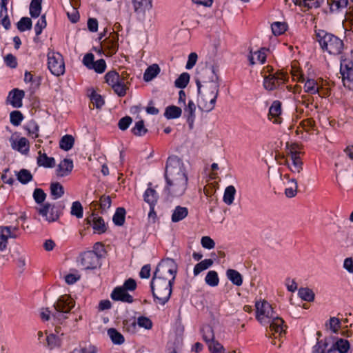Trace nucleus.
I'll return each instance as SVG.
<instances>
[{
  "mask_svg": "<svg viewBox=\"0 0 353 353\" xmlns=\"http://www.w3.org/2000/svg\"><path fill=\"white\" fill-rule=\"evenodd\" d=\"M177 269L174 260L170 258L161 260L157 265L150 284L155 303L165 305L170 300Z\"/></svg>",
  "mask_w": 353,
  "mask_h": 353,
  "instance_id": "obj_1",
  "label": "nucleus"
},
{
  "mask_svg": "<svg viewBox=\"0 0 353 353\" xmlns=\"http://www.w3.org/2000/svg\"><path fill=\"white\" fill-rule=\"evenodd\" d=\"M196 79L198 94L205 103L203 108L210 112L214 108L219 92V77L214 66L206 68L199 73Z\"/></svg>",
  "mask_w": 353,
  "mask_h": 353,
  "instance_id": "obj_2",
  "label": "nucleus"
},
{
  "mask_svg": "<svg viewBox=\"0 0 353 353\" xmlns=\"http://www.w3.org/2000/svg\"><path fill=\"white\" fill-rule=\"evenodd\" d=\"M255 307L256 319L261 323L267 322L270 324L269 330H267L266 334L268 337L271 338L274 336V339H277L278 336L281 337L285 334L287 326L283 319L275 314L268 302H256Z\"/></svg>",
  "mask_w": 353,
  "mask_h": 353,
  "instance_id": "obj_3",
  "label": "nucleus"
},
{
  "mask_svg": "<svg viewBox=\"0 0 353 353\" xmlns=\"http://www.w3.org/2000/svg\"><path fill=\"white\" fill-rule=\"evenodd\" d=\"M315 36L321 48L330 54H341L344 48L343 41L335 34L325 30H315Z\"/></svg>",
  "mask_w": 353,
  "mask_h": 353,
  "instance_id": "obj_4",
  "label": "nucleus"
},
{
  "mask_svg": "<svg viewBox=\"0 0 353 353\" xmlns=\"http://www.w3.org/2000/svg\"><path fill=\"white\" fill-rule=\"evenodd\" d=\"M164 176L165 180H188L183 163L176 156L168 157Z\"/></svg>",
  "mask_w": 353,
  "mask_h": 353,
  "instance_id": "obj_5",
  "label": "nucleus"
},
{
  "mask_svg": "<svg viewBox=\"0 0 353 353\" xmlns=\"http://www.w3.org/2000/svg\"><path fill=\"white\" fill-rule=\"evenodd\" d=\"M188 180H165V185L163 192L166 195L168 200L171 198L179 197L182 196L188 186Z\"/></svg>",
  "mask_w": 353,
  "mask_h": 353,
  "instance_id": "obj_6",
  "label": "nucleus"
},
{
  "mask_svg": "<svg viewBox=\"0 0 353 353\" xmlns=\"http://www.w3.org/2000/svg\"><path fill=\"white\" fill-rule=\"evenodd\" d=\"M74 305V302L70 296L68 295L61 296L54 304L56 312L52 316L58 321L64 320L67 319L65 314L70 313Z\"/></svg>",
  "mask_w": 353,
  "mask_h": 353,
  "instance_id": "obj_7",
  "label": "nucleus"
},
{
  "mask_svg": "<svg viewBox=\"0 0 353 353\" xmlns=\"http://www.w3.org/2000/svg\"><path fill=\"white\" fill-rule=\"evenodd\" d=\"M340 73L343 85L353 90V61L343 56L341 57Z\"/></svg>",
  "mask_w": 353,
  "mask_h": 353,
  "instance_id": "obj_8",
  "label": "nucleus"
},
{
  "mask_svg": "<svg viewBox=\"0 0 353 353\" xmlns=\"http://www.w3.org/2000/svg\"><path fill=\"white\" fill-rule=\"evenodd\" d=\"M48 68L52 74L59 77L65 72V64L62 55L59 52H48Z\"/></svg>",
  "mask_w": 353,
  "mask_h": 353,
  "instance_id": "obj_9",
  "label": "nucleus"
},
{
  "mask_svg": "<svg viewBox=\"0 0 353 353\" xmlns=\"http://www.w3.org/2000/svg\"><path fill=\"white\" fill-rule=\"evenodd\" d=\"M288 81V76L281 71H277L274 74H270L265 76L263 81L264 88L272 91L277 89L280 85L285 83Z\"/></svg>",
  "mask_w": 353,
  "mask_h": 353,
  "instance_id": "obj_10",
  "label": "nucleus"
},
{
  "mask_svg": "<svg viewBox=\"0 0 353 353\" xmlns=\"http://www.w3.org/2000/svg\"><path fill=\"white\" fill-rule=\"evenodd\" d=\"M80 261L85 270H94L101 265V259L97 253L92 251H85L80 254Z\"/></svg>",
  "mask_w": 353,
  "mask_h": 353,
  "instance_id": "obj_11",
  "label": "nucleus"
},
{
  "mask_svg": "<svg viewBox=\"0 0 353 353\" xmlns=\"http://www.w3.org/2000/svg\"><path fill=\"white\" fill-rule=\"evenodd\" d=\"M37 210L48 222L56 221L59 218V213L55 209L54 205H51L49 203H44L42 207L37 208Z\"/></svg>",
  "mask_w": 353,
  "mask_h": 353,
  "instance_id": "obj_12",
  "label": "nucleus"
},
{
  "mask_svg": "<svg viewBox=\"0 0 353 353\" xmlns=\"http://www.w3.org/2000/svg\"><path fill=\"white\" fill-rule=\"evenodd\" d=\"M85 221L87 225H92L94 232L99 234L105 233L107 230L103 219L97 216L94 213H92L90 216L88 217Z\"/></svg>",
  "mask_w": 353,
  "mask_h": 353,
  "instance_id": "obj_13",
  "label": "nucleus"
},
{
  "mask_svg": "<svg viewBox=\"0 0 353 353\" xmlns=\"http://www.w3.org/2000/svg\"><path fill=\"white\" fill-rule=\"evenodd\" d=\"M290 159L292 163L290 164L286 160V164L293 173L300 174L303 170V161L300 157L299 152L296 151H290Z\"/></svg>",
  "mask_w": 353,
  "mask_h": 353,
  "instance_id": "obj_14",
  "label": "nucleus"
},
{
  "mask_svg": "<svg viewBox=\"0 0 353 353\" xmlns=\"http://www.w3.org/2000/svg\"><path fill=\"white\" fill-rule=\"evenodd\" d=\"M332 338L318 341L313 347L312 353H336L334 346H330Z\"/></svg>",
  "mask_w": 353,
  "mask_h": 353,
  "instance_id": "obj_15",
  "label": "nucleus"
},
{
  "mask_svg": "<svg viewBox=\"0 0 353 353\" xmlns=\"http://www.w3.org/2000/svg\"><path fill=\"white\" fill-rule=\"evenodd\" d=\"M10 142L13 150L23 154H27L28 153L30 144L28 140L26 137H21L17 141L12 137H11L10 138Z\"/></svg>",
  "mask_w": 353,
  "mask_h": 353,
  "instance_id": "obj_16",
  "label": "nucleus"
},
{
  "mask_svg": "<svg viewBox=\"0 0 353 353\" xmlns=\"http://www.w3.org/2000/svg\"><path fill=\"white\" fill-rule=\"evenodd\" d=\"M16 237L17 236L12 232L11 226H0V251L6 249L9 238Z\"/></svg>",
  "mask_w": 353,
  "mask_h": 353,
  "instance_id": "obj_17",
  "label": "nucleus"
},
{
  "mask_svg": "<svg viewBox=\"0 0 353 353\" xmlns=\"http://www.w3.org/2000/svg\"><path fill=\"white\" fill-rule=\"evenodd\" d=\"M25 96V92L18 88L12 90L8 94V99H10V104L14 108H21L23 105L22 99Z\"/></svg>",
  "mask_w": 353,
  "mask_h": 353,
  "instance_id": "obj_18",
  "label": "nucleus"
},
{
  "mask_svg": "<svg viewBox=\"0 0 353 353\" xmlns=\"http://www.w3.org/2000/svg\"><path fill=\"white\" fill-rule=\"evenodd\" d=\"M73 169V161L70 159H64L58 165L57 168V175L60 177L68 176L71 173Z\"/></svg>",
  "mask_w": 353,
  "mask_h": 353,
  "instance_id": "obj_19",
  "label": "nucleus"
},
{
  "mask_svg": "<svg viewBox=\"0 0 353 353\" xmlns=\"http://www.w3.org/2000/svg\"><path fill=\"white\" fill-rule=\"evenodd\" d=\"M296 6L305 8L304 12L311 9H316L321 7L324 0H292Z\"/></svg>",
  "mask_w": 353,
  "mask_h": 353,
  "instance_id": "obj_20",
  "label": "nucleus"
},
{
  "mask_svg": "<svg viewBox=\"0 0 353 353\" xmlns=\"http://www.w3.org/2000/svg\"><path fill=\"white\" fill-rule=\"evenodd\" d=\"M281 103L277 100L273 101L269 109V119H272V118H274V123H281L280 115L281 114Z\"/></svg>",
  "mask_w": 353,
  "mask_h": 353,
  "instance_id": "obj_21",
  "label": "nucleus"
},
{
  "mask_svg": "<svg viewBox=\"0 0 353 353\" xmlns=\"http://www.w3.org/2000/svg\"><path fill=\"white\" fill-rule=\"evenodd\" d=\"M196 106L194 103L190 100L188 105L184 108V112L187 117V122L190 129L193 128L194 121L195 119Z\"/></svg>",
  "mask_w": 353,
  "mask_h": 353,
  "instance_id": "obj_22",
  "label": "nucleus"
},
{
  "mask_svg": "<svg viewBox=\"0 0 353 353\" xmlns=\"http://www.w3.org/2000/svg\"><path fill=\"white\" fill-rule=\"evenodd\" d=\"M37 164L39 166L44 168H54L55 166V159L53 157H49L46 153L41 150L38 152Z\"/></svg>",
  "mask_w": 353,
  "mask_h": 353,
  "instance_id": "obj_23",
  "label": "nucleus"
},
{
  "mask_svg": "<svg viewBox=\"0 0 353 353\" xmlns=\"http://www.w3.org/2000/svg\"><path fill=\"white\" fill-rule=\"evenodd\" d=\"M330 346H334L335 352L338 351L339 353H347L350 347L349 341L344 339H338L336 342L332 339Z\"/></svg>",
  "mask_w": 353,
  "mask_h": 353,
  "instance_id": "obj_24",
  "label": "nucleus"
},
{
  "mask_svg": "<svg viewBox=\"0 0 353 353\" xmlns=\"http://www.w3.org/2000/svg\"><path fill=\"white\" fill-rule=\"evenodd\" d=\"M159 196L156 190L152 188L146 189L143 194V200L150 206H155L157 203Z\"/></svg>",
  "mask_w": 353,
  "mask_h": 353,
  "instance_id": "obj_25",
  "label": "nucleus"
},
{
  "mask_svg": "<svg viewBox=\"0 0 353 353\" xmlns=\"http://www.w3.org/2000/svg\"><path fill=\"white\" fill-rule=\"evenodd\" d=\"M188 214V210L186 207L178 205L175 208L172 214V221L174 223L179 222L184 219Z\"/></svg>",
  "mask_w": 353,
  "mask_h": 353,
  "instance_id": "obj_26",
  "label": "nucleus"
},
{
  "mask_svg": "<svg viewBox=\"0 0 353 353\" xmlns=\"http://www.w3.org/2000/svg\"><path fill=\"white\" fill-rule=\"evenodd\" d=\"M228 279L235 285L241 286L243 283L242 275L236 270L228 269L226 271Z\"/></svg>",
  "mask_w": 353,
  "mask_h": 353,
  "instance_id": "obj_27",
  "label": "nucleus"
},
{
  "mask_svg": "<svg viewBox=\"0 0 353 353\" xmlns=\"http://www.w3.org/2000/svg\"><path fill=\"white\" fill-rule=\"evenodd\" d=\"M182 110L176 105H169L165 108L164 117L168 119H177L181 117Z\"/></svg>",
  "mask_w": 353,
  "mask_h": 353,
  "instance_id": "obj_28",
  "label": "nucleus"
},
{
  "mask_svg": "<svg viewBox=\"0 0 353 353\" xmlns=\"http://www.w3.org/2000/svg\"><path fill=\"white\" fill-rule=\"evenodd\" d=\"M160 72V68L157 64L150 65L143 74V80L146 82L152 81Z\"/></svg>",
  "mask_w": 353,
  "mask_h": 353,
  "instance_id": "obj_29",
  "label": "nucleus"
},
{
  "mask_svg": "<svg viewBox=\"0 0 353 353\" xmlns=\"http://www.w3.org/2000/svg\"><path fill=\"white\" fill-rule=\"evenodd\" d=\"M126 211L124 208H117L112 217L115 225L122 226L125 223Z\"/></svg>",
  "mask_w": 353,
  "mask_h": 353,
  "instance_id": "obj_30",
  "label": "nucleus"
},
{
  "mask_svg": "<svg viewBox=\"0 0 353 353\" xmlns=\"http://www.w3.org/2000/svg\"><path fill=\"white\" fill-rule=\"evenodd\" d=\"M201 333L202 334L203 339L207 344L215 340L214 330L210 325H203L201 328Z\"/></svg>",
  "mask_w": 353,
  "mask_h": 353,
  "instance_id": "obj_31",
  "label": "nucleus"
},
{
  "mask_svg": "<svg viewBox=\"0 0 353 353\" xmlns=\"http://www.w3.org/2000/svg\"><path fill=\"white\" fill-rule=\"evenodd\" d=\"M299 296L303 301L312 302L315 298L313 290L309 288H300L298 291Z\"/></svg>",
  "mask_w": 353,
  "mask_h": 353,
  "instance_id": "obj_32",
  "label": "nucleus"
},
{
  "mask_svg": "<svg viewBox=\"0 0 353 353\" xmlns=\"http://www.w3.org/2000/svg\"><path fill=\"white\" fill-rule=\"evenodd\" d=\"M214 263V261L211 259H205L195 265L194 268V275L196 276L201 272L210 268Z\"/></svg>",
  "mask_w": 353,
  "mask_h": 353,
  "instance_id": "obj_33",
  "label": "nucleus"
},
{
  "mask_svg": "<svg viewBox=\"0 0 353 353\" xmlns=\"http://www.w3.org/2000/svg\"><path fill=\"white\" fill-rule=\"evenodd\" d=\"M74 138L70 134L64 135L59 141V147L61 149L68 151L74 145Z\"/></svg>",
  "mask_w": 353,
  "mask_h": 353,
  "instance_id": "obj_34",
  "label": "nucleus"
},
{
  "mask_svg": "<svg viewBox=\"0 0 353 353\" xmlns=\"http://www.w3.org/2000/svg\"><path fill=\"white\" fill-rule=\"evenodd\" d=\"M108 334L114 344L121 345L125 341L123 336L115 328L108 329Z\"/></svg>",
  "mask_w": 353,
  "mask_h": 353,
  "instance_id": "obj_35",
  "label": "nucleus"
},
{
  "mask_svg": "<svg viewBox=\"0 0 353 353\" xmlns=\"http://www.w3.org/2000/svg\"><path fill=\"white\" fill-rule=\"evenodd\" d=\"M235 194V188L233 185L228 186L224 191V194L223 197V202L228 205L232 204L234 199Z\"/></svg>",
  "mask_w": 353,
  "mask_h": 353,
  "instance_id": "obj_36",
  "label": "nucleus"
},
{
  "mask_svg": "<svg viewBox=\"0 0 353 353\" xmlns=\"http://www.w3.org/2000/svg\"><path fill=\"white\" fill-rule=\"evenodd\" d=\"M347 0H327L331 12H337L347 6Z\"/></svg>",
  "mask_w": 353,
  "mask_h": 353,
  "instance_id": "obj_37",
  "label": "nucleus"
},
{
  "mask_svg": "<svg viewBox=\"0 0 353 353\" xmlns=\"http://www.w3.org/2000/svg\"><path fill=\"white\" fill-rule=\"evenodd\" d=\"M50 193L54 199L61 198L64 194V188L59 182L50 184Z\"/></svg>",
  "mask_w": 353,
  "mask_h": 353,
  "instance_id": "obj_38",
  "label": "nucleus"
},
{
  "mask_svg": "<svg viewBox=\"0 0 353 353\" xmlns=\"http://www.w3.org/2000/svg\"><path fill=\"white\" fill-rule=\"evenodd\" d=\"M42 0H32L30 5V14L32 18H37L41 11Z\"/></svg>",
  "mask_w": 353,
  "mask_h": 353,
  "instance_id": "obj_39",
  "label": "nucleus"
},
{
  "mask_svg": "<svg viewBox=\"0 0 353 353\" xmlns=\"http://www.w3.org/2000/svg\"><path fill=\"white\" fill-rule=\"evenodd\" d=\"M105 82L107 83L111 87L113 84H116L122 79L120 77L119 74L115 70H111L107 72L104 77Z\"/></svg>",
  "mask_w": 353,
  "mask_h": 353,
  "instance_id": "obj_40",
  "label": "nucleus"
},
{
  "mask_svg": "<svg viewBox=\"0 0 353 353\" xmlns=\"http://www.w3.org/2000/svg\"><path fill=\"white\" fill-rule=\"evenodd\" d=\"M206 284L211 287H216L219 285V279L218 273L214 270L209 271L205 278Z\"/></svg>",
  "mask_w": 353,
  "mask_h": 353,
  "instance_id": "obj_41",
  "label": "nucleus"
},
{
  "mask_svg": "<svg viewBox=\"0 0 353 353\" xmlns=\"http://www.w3.org/2000/svg\"><path fill=\"white\" fill-rule=\"evenodd\" d=\"M134 11L138 12L142 8L150 9L152 7V0H132Z\"/></svg>",
  "mask_w": 353,
  "mask_h": 353,
  "instance_id": "obj_42",
  "label": "nucleus"
},
{
  "mask_svg": "<svg viewBox=\"0 0 353 353\" xmlns=\"http://www.w3.org/2000/svg\"><path fill=\"white\" fill-rule=\"evenodd\" d=\"M123 326L124 330L130 334H134L137 332V324L134 318L123 320Z\"/></svg>",
  "mask_w": 353,
  "mask_h": 353,
  "instance_id": "obj_43",
  "label": "nucleus"
},
{
  "mask_svg": "<svg viewBox=\"0 0 353 353\" xmlns=\"http://www.w3.org/2000/svg\"><path fill=\"white\" fill-rule=\"evenodd\" d=\"M131 132L135 136L141 137L147 133L148 129L144 125V121L140 120L135 123L134 126L131 129Z\"/></svg>",
  "mask_w": 353,
  "mask_h": 353,
  "instance_id": "obj_44",
  "label": "nucleus"
},
{
  "mask_svg": "<svg viewBox=\"0 0 353 353\" xmlns=\"http://www.w3.org/2000/svg\"><path fill=\"white\" fill-rule=\"evenodd\" d=\"M17 180L22 184H27L32 180V175L28 170L21 169L17 173Z\"/></svg>",
  "mask_w": 353,
  "mask_h": 353,
  "instance_id": "obj_45",
  "label": "nucleus"
},
{
  "mask_svg": "<svg viewBox=\"0 0 353 353\" xmlns=\"http://www.w3.org/2000/svg\"><path fill=\"white\" fill-rule=\"evenodd\" d=\"M272 31L274 35H281L287 30L288 24L285 22H274L271 25Z\"/></svg>",
  "mask_w": 353,
  "mask_h": 353,
  "instance_id": "obj_46",
  "label": "nucleus"
},
{
  "mask_svg": "<svg viewBox=\"0 0 353 353\" xmlns=\"http://www.w3.org/2000/svg\"><path fill=\"white\" fill-rule=\"evenodd\" d=\"M288 183L289 187L285 188V194L288 198L294 197L296 195L298 188L296 179H292L289 180Z\"/></svg>",
  "mask_w": 353,
  "mask_h": 353,
  "instance_id": "obj_47",
  "label": "nucleus"
},
{
  "mask_svg": "<svg viewBox=\"0 0 353 353\" xmlns=\"http://www.w3.org/2000/svg\"><path fill=\"white\" fill-rule=\"evenodd\" d=\"M190 78L188 72H183L175 80L174 85L178 88L183 89L188 85Z\"/></svg>",
  "mask_w": 353,
  "mask_h": 353,
  "instance_id": "obj_48",
  "label": "nucleus"
},
{
  "mask_svg": "<svg viewBox=\"0 0 353 353\" xmlns=\"http://www.w3.org/2000/svg\"><path fill=\"white\" fill-rule=\"evenodd\" d=\"M112 88L119 97H122L126 94L128 87L125 81H123V79H122L116 84H113Z\"/></svg>",
  "mask_w": 353,
  "mask_h": 353,
  "instance_id": "obj_49",
  "label": "nucleus"
},
{
  "mask_svg": "<svg viewBox=\"0 0 353 353\" xmlns=\"http://www.w3.org/2000/svg\"><path fill=\"white\" fill-rule=\"evenodd\" d=\"M305 92L314 94L319 92V87L314 79H307L304 85Z\"/></svg>",
  "mask_w": 353,
  "mask_h": 353,
  "instance_id": "obj_50",
  "label": "nucleus"
},
{
  "mask_svg": "<svg viewBox=\"0 0 353 353\" xmlns=\"http://www.w3.org/2000/svg\"><path fill=\"white\" fill-rule=\"evenodd\" d=\"M208 345L211 353H226L224 347L216 340L210 342Z\"/></svg>",
  "mask_w": 353,
  "mask_h": 353,
  "instance_id": "obj_51",
  "label": "nucleus"
},
{
  "mask_svg": "<svg viewBox=\"0 0 353 353\" xmlns=\"http://www.w3.org/2000/svg\"><path fill=\"white\" fill-rule=\"evenodd\" d=\"M32 28V20L29 17H22L17 23V29L20 32L30 30Z\"/></svg>",
  "mask_w": 353,
  "mask_h": 353,
  "instance_id": "obj_52",
  "label": "nucleus"
},
{
  "mask_svg": "<svg viewBox=\"0 0 353 353\" xmlns=\"http://www.w3.org/2000/svg\"><path fill=\"white\" fill-rule=\"evenodd\" d=\"M46 347L52 350L57 346H59L61 344L60 339L57 336L54 334H50L46 337Z\"/></svg>",
  "mask_w": 353,
  "mask_h": 353,
  "instance_id": "obj_53",
  "label": "nucleus"
},
{
  "mask_svg": "<svg viewBox=\"0 0 353 353\" xmlns=\"http://www.w3.org/2000/svg\"><path fill=\"white\" fill-rule=\"evenodd\" d=\"M23 119V114L18 110H14L11 112L10 114V123L14 125L18 126L21 124V121Z\"/></svg>",
  "mask_w": 353,
  "mask_h": 353,
  "instance_id": "obj_54",
  "label": "nucleus"
},
{
  "mask_svg": "<svg viewBox=\"0 0 353 353\" xmlns=\"http://www.w3.org/2000/svg\"><path fill=\"white\" fill-rule=\"evenodd\" d=\"M70 213L78 219L83 217V209L79 201H74L72 203Z\"/></svg>",
  "mask_w": 353,
  "mask_h": 353,
  "instance_id": "obj_55",
  "label": "nucleus"
},
{
  "mask_svg": "<svg viewBox=\"0 0 353 353\" xmlns=\"http://www.w3.org/2000/svg\"><path fill=\"white\" fill-rule=\"evenodd\" d=\"M90 99L97 109L101 108L105 103L102 96L99 94H97L94 91L92 92L90 95Z\"/></svg>",
  "mask_w": 353,
  "mask_h": 353,
  "instance_id": "obj_56",
  "label": "nucleus"
},
{
  "mask_svg": "<svg viewBox=\"0 0 353 353\" xmlns=\"http://www.w3.org/2000/svg\"><path fill=\"white\" fill-rule=\"evenodd\" d=\"M47 22L46 19V14L41 15V18L38 20L34 26L35 34L39 36L41 34L43 30L46 27Z\"/></svg>",
  "mask_w": 353,
  "mask_h": 353,
  "instance_id": "obj_57",
  "label": "nucleus"
},
{
  "mask_svg": "<svg viewBox=\"0 0 353 353\" xmlns=\"http://www.w3.org/2000/svg\"><path fill=\"white\" fill-rule=\"evenodd\" d=\"M33 198L37 204H41L46 198V194L41 188H35L33 192Z\"/></svg>",
  "mask_w": 353,
  "mask_h": 353,
  "instance_id": "obj_58",
  "label": "nucleus"
},
{
  "mask_svg": "<svg viewBox=\"0 0 353 353\" xmlns=\"http://www.w3.org/2000/svg\"><path fill=\"white\" fill-rule=\"evenodd\" d=\"M106 69V63L104 59H100L96 61L90 70H94L97 73L101 74L105 72Z\"/></svg>",
  "mask_w": 353,
  "mask_h": 353,
  "instance_id": "obj_59",
  "label": "nucleus"
},
{
  "mask_svg": "<svg viewBox=\"0 0 353 353\" xmlns=\"http://www.w3.org/2000/svg\"><path fill=\"white\" fill-rule=\"evenodd\" d=\"M25 128L28 130L29 134H35V138L39 137L38 132L39 126L35 121L31 120L29 121Z\"/></svg>",
  "mask_w": 353,
  "mask_h": 353,
  "instance_id": "obj_60",
  "label": "nucleus"
},
{
  "mask_svg": "<svg viewBox=\"0 0 353 353\" xmlns=\"http://www.w3.org/2000/svg\"><path fill=\"white\" fill-rule=\"evenodd\" d=\"M137 324L141 327H143L146 330H150L152 327V321L145 316H141L137 319Z\"/></svg>",
  "mask_w": 353,
  "mask_h": 353,
  "instance_id": "obj_61",
  "label": "nucleus"
},
{
  "mask_svg": "<svg viewBox=\"0 0 353 353\" xmlns=\"http://www.w3.org/2000/svg\"><path fill=\"white\" fill-rule=\"evenodd\" d=\"M132 123V119L130 116H125L119 119L118 122L119 128L122 130H126Z\"/></svg>",
  "mask_w": 353,
  "mask_h": 353,
  "instance_id": "obj_62",
  "label": "nucleus"
},
{
  "mask_svg": "<svg viewBox=\"0 0 353 353\" xmlns=\"http://www.w3.org/2000/svg\"><path fill=\"white\" fill-rule=\"evenodd\" d=\"M125 289L122 287H117L114 289V290L111 293V298L114 301H121L123 299V296L125 293Z\"/></svg>",
  "mask_w": 353,
  "mask_h": 353,
  "instance_id": "obj_63",
  "label": "nucleus"
},
{
  "mask_svg": "<svg viewBox=\"0 0 353 353\" xmlns=\"http://www.w3.org/2000/svg\"><path fill=\"white\" fill-rule=\"evenodd\" d=\"M112 204L111 198L110 196L102 195L100 197V208L102 211H105L107 209L110 208Z\"/></svg>",
  "mask_w": 353,
  "mask_h": 353,
  "instance_id": "obj_64",
  "label": "nucleus"
}]
</instances>
